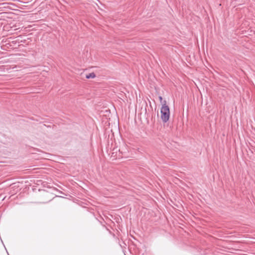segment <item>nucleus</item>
I'll return each instance as SVG.
<instances>
[{"mask_svg": "<svg viewBox=\"0 0 255 255\" xmlns=\"http://www.w3.org/2000/svg\"><path fill=\"white\" fill-rule=\"evenodd\" d=\"M159 99L160 101H162V97H159Z\"/></svg>", "mask_w": 255, "mask_h": 255, "instance_id": "4", "label": "nucleus"}, {"mask_svg": "<svg viewBox=\"0 0 255 255\" xmlns=\"http://www.w3.org/2000/svg\"><path fill=\"white\" fill-rule=\"evenodd\" d=\"M7 4H8V3H3L0 4V8L2 9V8H8V6L7 5Z\"/></svg>", "mask_w": 255, "mask_h": 255, "instance_id": "3", "label": "nucleus"}, {"mask_svg": "<svg viewBox=\"0 0 255 255\" xmlns=\"http://www.w3.org/2000/svg\"><path fill=\"white\" fill-rule=\"evenodd\" d=\"M170 112L169 106L166 104V102L164 101L162 104L160 110V117L163 123H167L170 118Z\"/></svg>", "mask_w": 255, "mask_h": 255, "instance_id": "1", "label": "nucleus"}, {"mask_svg": "<svg viewBox=\"0 0 255 255\" xmlns=\"http://www.w3.org/2000/svg\"><path fill=\"white\" fill-rule=\"evenodd\" d=\"M96 77V74L94 72L88 74L86 75L87 79H94Z\"/></svg>", "mask_w": 255, "mask_h": 255, "instance_id": "2", "label": "nucleus"}]
</instances>
